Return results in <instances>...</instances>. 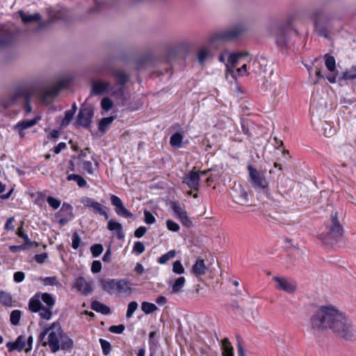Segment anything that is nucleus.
<instances>
[{"mask_svg": "<svg viewBox=\"0 0 356 356\" xmlns=\"http://www.w3.org/2000/svg\"><path fill=\"white\" fill-rule=\"evenodd\" d=\"M17 234L22 238H23L24 240V243L26 245H28L29 246H31L33 243L32 241L29 239L28 235L24 233V230H23V227L22 225L18 228L17 229Z\"/></svg>", "mask_w": 356, "mask_h": 356, "instance_id": "obj_52", "label": "nucleus"}, {"mask_svg": "<svg viewBox=\"0 0 356 356\" xmlns=\"http://www.w3.org/2000/svg\"><path fill=\"white\" fill-rule=\"evenodd\" d=\"M247 168L251 186L257 192L265 191L268 188V183L264 173L258 171L250 164L247 166Z\"/></svg>", "mask_w": 356, "mask_h": 356, "instance_id": "obj_6", "label": "nucleus"}, {"mask_svg": "<svg viewBox=\"0 0 356 356\" xmlns=\"http://www.w3.org/2000/svg\"><path fill=\"white\" fill-rule=\"evenodd\" d=\"M51 308L42 306L39 312V316L42 319L49 320L52 317V312Z\"/></svg>", "mask_w": 356, "mask_h": 356, "instance_id": "obj_43", "label": "nucleus"}, {"mask_svg": "<svg viewBox=\"0 0 356 356\" xmlns=\"http://www.w3.org/2000/svg\"><path fill=\"white\" fill-rule=\"evenodd\" d=\"M209 54L207 49H202L198 54V61L201 65H204L205 60L208 58Z\"/></svg>", "mask_w": 356, "mask_h": 356, "instance_id": "obj_56", "label": "nucleus"}, {"mask_svg": "<svg viewBox=\"0 0 356 356\" xmlns=\"http://www.w3.org/2000/svg\"><path fill=\"white\" fill-rule=\"evenodd\" d=\"M111 204L115 207V211L119 216L123 218H132L133 214L124 207L122 200L115 195H111Z\"/></svg>", "mask_w": 356, "mask_h": 356, "instance_id": "obj_11", "label": "nucleus"}, {"mask_svg": "<svg viewBox=\"0 0 356 356\" xmlns=\"http://www.w3.org/2000/svg\"><path fill=\"white\" fill-rule=\"evenodd\" d=\"M113 106V102L109 97H104L101 101V107L106 111H110Z\"/></svg>", "mask_w": 356, "mask_h": 356, "instance_id": "obj_46", "label": "nucleus"}, {"mask_svg": "<svg viewBox=\"0 0 356 356\" xmlns=\"http://www.w3.org/2000/svg\"><path fill=\"white\" fill-rule=\"evenodd\" d=\"M312 328L315 330H332L341 338L349 339L354 336L350 321L332 306L321 307L310 318Z\"/></svg>", "mask_w": 356, "mask_h": 356, "instance_id": "obj_1", "label": "nucleus"}, {"mask_svg": "<svg viewBox=\"0 0 356 356\" xmlns=\"http://www.w3.org/2000/svg\"><path fill=\"white\" fill-rule=\"evenodd\" d=\"M91 309L97 312L101 313L104 315L111 314L110 308L106 305L97 301H92L91 303Z\"/></svg>", "mask_w": 356, "mask_h": 356, "instance_id": "obj_27", "label": "nucleus"}, {"mask_svg": "<svg viewBox=\"0 0 356 356\" xmlns=\"http://www.w3.org/2000/svg\"><path fill=\"white\" fill-rule=\"evenodd\" d=\"M234 194L232 195V197L235 202L241 205L248 202V195L241 186L234 188Z\"/></svg>", "mask_w": 356, "mask_h": 356, "instance_id": "obj_22", "label": "nucleus"}, {"mask_svg": "<svg viewBox=\"0 0 356 356\" xmlns=\"http://www.w3.org/2000/svg\"><path fill=\"white\" fill-rule=\"evenodd\" d=\"M138 307V302L136 301H131L128 304L126 317L127 318H131L135 311L137 309Z\"/></svg>", "mask_w": 356, "mask_h": 356, "instance_id": "obj_47", "label": "nucleus"}, {"mask_svg": "<svg viewBox=\"0 0 356 356\" xmlns=\"http://www.w3.org/2000/svg\"><path fill=\"white\" fill-rule=\"evenodd\" d=\"M291 32L292 28L289 24L280 26L277 29L275 38L276 45L279 49L288 48Z\"/></svg>", "mask_w": 356, "mask_h": 356, "instance_id": "obj_8", "label": "nucleus"}, {"mask_svg": "<svg viewBox=\"0 0 356 356\" xmlns=\"http://www.w3.org/2000/svg\"><path fill=\"white\" fill-rule=\"evenodd\" d=\"M185 270L180 261L177 260L172 264V272L177 275H181Z\"/></svg>", "mask_w": 356, "mask_h": 356, "instance_id": "obj_50", "label": "nucleus"}, {"mask_svg": "<svg viewBox=\"0 0 356 356\" xmlns=\"http://www.w3.org/2000/svg\"><path fill=\"white\" fill-rule=\"evenodd\" d=\"M145 222L147 224H153L156 219L154 216L148 211H144Z\"/></svg>", "mask_w": 356, "mask_h": 356, "instance_id": "obj_64", "label": "nucleus"}, {"mask_svg": "<svg viewBox=\"0 0 356 356\" xmlns=\"http://www.w3.org/2000/svg\"><path fill=\"white\" fill-rule=\"evenodd\" d=\"M39 280L43 282L44 284L46 286H58L60 285V282H58L56 277H39Z\"/></svg>", "mask_w": 356, "mask_h": 356, "instance_id": "obj_39", "label": "nucleus"}, {"mask_svg": "<svg viewBox=\"0 0 356 356\" xmlns=\"http://www.w3.org/2000/svg\"><path fill=\"white\" fill-rule=\"evenodd\" d=\"M238 54L235 53H232L229 54L228 57V62L231 65L232 68H234L236 67V63H238L239 58Z\"/></svg>", "mask_w": 356, "mask_h": 356, "instance_id": "obj_60", "label": "nucleus"}, {"mask_svg": "<svg viewBox=\"0 0 356 356\" xmlns=\"http://www.w3.org/2000/svg\"><path fill=\"white\" fill-rule=\"evenodd\" d=\"M0 303L6 307H11L13 305V298L10 293L3 291H1Z\"/></svg>", "mask_w": 356, "mask_h": 356, "instance_id": "obj_35", "label": "nucleus"}, {"mask_svg": "<svg viewBox=\"0 0 356 356\" xmlns=\"http://www.w3.org/2000/svg\"><path fill=\"white\" fill-rule=\"evenodd\" d=\"M200 174L197 172L191 171L186 175L183 179V183L186 184L190 188L197 191L200 188Z\"/></svg>", "mask_w": 356, "mask_h": 356, "instance_id": "obj_12", "label": "nucleus"}, {"mask_svg": "<svg viewBox=\"0 0 356 356\" xmlns=\"http://www.w3.org/2000/svg\"><path fill=\"white\" fill-rule=\"evenodd\" d=\"M19 15L24 23L39 22L41 19V16L39 13H35L34 15H26L24 12L19 11Z\"/></svg>", "mask_w": 356, "mask_h": 356, "instance_id": "obj_31", "label": "nucleus"}, {"mask_svg": "<svg viewBox=\"0 0 356 356\" xmlns=\"http://www.w3.org/2000/svg\"><path fill=\"white\" fill-rule=\"evenodd\" d=\"M166 226L172 232H178L179 229V225L172 220H166Z\"/></svg>", "mask_w": 356, "mask_h": 356, "instance_id": "obj_61", "label": "nucleus"}, {"mask_svg": "<svg viewBox=\"0 0 356 356\" xmlns=\"http://www.w3.org/2000/svg\"><path fill=\"white\" fill-rule=\"evenodd\" d=\"M93 116V107L90 104H83L79 109L75 123L84 128H88L92 124Z\"/></svg>", "mask_w": 356, "mask_h": 356, "instance_id": "obj_7", "label": "nucleus"}, {"mask_svg": "<svg viewBox=\"0 0 356 356\" xmlns=\"http://www.w3.org/2000/svg\"><path fill=\"white\" fill-rule=\"evenodd\" d=\"M22 312L20 310H13L10 316V321L12 325H17L19 324L21 318Z\"/></svg>", "mask_w": 356, "mask_h": 356, "instance_id": "obj_42", "label": "nucleus"}, {"mask_svg": "<svg viewBox=\"0 0 356 356\" xmlns=\"http://www.w3.org/2000/svg\"><path fill=\"white\" fill-rule=\"evenodd\" d=\"M40 120V117L37 116L30 120H23L19 122L14 126L13 129L19 133V135L21 138H24L25 136V133L24 131L36 124Z\"/></svg>", "mask_w": 356, "mask_h": 356, "instance_id": "obj_15", "label": "nucleus"}, {"mask_svg": "<svg viewBox=\"0 0 356 356\" xmlns=\"http://www.w3.org/2000/svg\"><path fill=\"white\" fill-rule=\"evenodd\" d=\"M295 183L292 179L288 178L281 179L278 182L277 190L282 195H289L293 191Z\"/></svg>", "mask_w": 356, "mask_h": 356, "instance_id": "obj_17", "label": "nucleus"}, {"mask_svg": "<svg viewBox=\"0 0 356 356\" xmlns=\"http://www.w3.org/2000/svg\"><path fill=\"white\" fill-rule=\"evenodd\" d=\"M314 28L316 33L325 38L328 37V28L330 26V20L328 19H325L322 21L318 20L317 22H314Z\"/></svg>", "mask_w": 356, "mask_h": 356, "instance_id": "obj_23", "label": "nucleus"}, {"mask_svg": "<svg viewBox=\"0 0 356 356\" xmlns=\"http://www.w3.org/2000/svg\"><path fill=\"white\" fill-rule=\"evenodd\" d=\"M107 228L111 232H115L118 239H122L124 237L123 232L122 225L113 220H110L108 222Z\"/></svg>", "mask_w": 356, "mask_h": 356, "instance_id": "obj_26", "label": "nucleus"}, {"mask_svg": "<svg viewBox=\"0 0 356 356\" xmlns=\"http://www.w3.org/2000/svg\"><path fill=\"white\" fill-rule=\"evenodd\" d=\"M326 227L328 229L327 236L335 240H338L342 236L343 227L339 222L337 212L331 215L330 220L327 223Z\"/></svg>", "mask_w": 356, "mask_h": 356, "instance_id": "obj_9", "label": "nucleus"}, {"mask_svg": "<svg viewBox=\"0 0 356 356\" xmlns=\"http://www.w3.org/2000/svg\"><path fill=\"white\" fill-rule=\"evenodd\" d=\"M324 58L327 69L331 72H334L336 70V61L334 56L327 54L324 56Z\"/></svg>", "mask_w": 356, "mask_h": 356, "instance_id": "obj_36", "label": "nucleus"}, {"mask_svg": "<svg viewBox=\"0 0 356 356\" xmlns=\"http://www.w3.org/2000/svg\"><path fill=\"white\" fill-rule=\"evenodd\" d=\"M110 82L95 81L92 83L90 95H101L109 91Z\"/></svg>", "mask_w": 356, "mask_h": 356, "instance_id": "obj_16", "label": "nucleus"}, {"mask_svg": "<svg viewBox=\"0 0 356 356\" xmlns=\"http://www.w3.org/2000/svg\"><path fill=\"white\" fill-rule=\"evenodd\" d=\"M124 88V86L117 84H114L113 86L111 85V87L109 88L111 96H113L115 99L120 101L122 104L127 101Z\"/></svg>", "mask_w": 356, "mask_h": 356, "instance_id": "obj_20", "label": "nucleus"}, {"mask_svg": "<svg viewBox=\"0 0 356 356\" xmlns=\"http://www.w3.org/2000/svg\"><path fill=\"white\" fill-rule=\"evenodd\" d=\"M141 309L145 314H150L155 312L158 307L154 303L144 301L141 304Z\"/></svg>", "mask_w": 356, "mask_h": 356, "instance_id": "obj_37", "label": "nucleus"}, {"mask_svg": "<svg viewBox=\"0 0 356 356\" xmlns=\"http://www.w3.org/2000/svg\"><path fill=\"white\" fill-rule=\"evenodd\" d=\"M103 250L102 244H94L90 247V251L94 257H99L102 253Z\"/></svg>", "mask_w": 356, "mask_h": 356, "instance_id": "obj_53", "label": "nucleus"}, {"mask_svg": "<svg viewBox=\"0 0 356 356\" xmlns=\"http://www.w3.org/2000/svg\"><path fill=\"white\" fill-rule=\"evenodd\" d=\"M99 343L101 344V347L104 355H108L111 350V343L108 341L103 339H99Z\"/></svg>", "mask_w": 356, "mask_h": 356, "instance_id": "obj_49", "label": "nucleus"}, {"mask_svg": "<svg viewBox=\"0 0 356 356\" xmlns=\"http://www.w3.org/2000/svg\"><path fill=\"white\" fill-rule=\"evenodd\" d=\"M68 83L69 82L66 79L59 81L55 86L43 92L42 99L45 100L50 97H54L57 96V95L62 89L67 86Z\"/></svg>", "mask_w": 356, "mask_h": 356, "instance_id": "obj_13", "label": "nucleus"}, {"mask_svg": "<svg viewBox=\"0 0 356 356\" xmlns=\"http://www.w3.org/2000/svg\"><path fill=\"white\" fill-rule=\"evenodd\" d=\"M67 179L68 181L73 180L76 181L78 186L81 188L85 187L87 185L86 181L79 175L71 174L67 176Z\"/></svg>", "mask_w": 356, "mask_h": 356, "instance_id": "obj_38", "label": "nucleus"}, {"mask_svg": "<svg viewBox=\"0 0 356 356\" xmlns=\"http://www.w3.org/2000/svg\"><path fill=\"white\" fill-rule=\"evenodd\" d=\"M180 222L182 224V225L190 227L192 225V221L191 218H189L187 211H186L184 212L181 215H180L179 217L177 218Z\"/></svg>", "mask_w": 356, "mask_h": 356, "instance_id": "obj_41", "label": "nucleus"}, {"mask_svg": "<svg viewBox=\"0 0 356 356\" xmlns=\"http://www.w3.org/2000/svg\"><path fill=\"white\" fill-rule=\"evenodd\" d=\"M102 270V264L99 261H93L91 266V271L93 273H99Z\"/></svg>", "mask_w": 356, "mask_h": 356, "instance_id": "obj_63", "label": "nucleus"}, {"mask_svg": "<svg viewBox=\"0 0 356 356\" xmlns=\"http://www.w3.org/2000/svg\"><path fill=\"white\" fill-rule=\"evenodd\" d=\"M222 356H234V348L227 338L221 341Z\"/></svg>", "mask_w": 356, "mask_h": 356, "instance_id": "obj_28", "label": "nucleus"}, {"mask_svg": "<svg viewBox=\"0 0 356 356\" xmlns=\"http://www.w3.org/2000/svg\"><path fill=\"white\" fill-rule=\"evenodd\" d=\"M185 282L186 280L184 277H177L172 286V293H178L181 292L182 288L184 287Z\"/></svg>", "mask_w": 356, "mask_h": 356, "instance_id": "obj_33", "label": "nucleus"}, {"mask_svg": "<svg viewBox=\"0 0 356 356\" xmlns=\"http://www.w3.org/2000/svg\"><path fill=\"white\" fill-rule=\"evenodd\" d=\"M324 132L323 134L325 137H330L334 134L335 130L326 122L323 125Z\"/></svg>", "mask_w": 356, "mask_h": 356, "instance_id": "obj_59", "label": "nucleus"}, {"mask_svg": "<svg viewBox=\"0 0 356 356\" xmlns=\"http://www.w3.org/2000/svg\"><path fill=\"white\" fill-rule=\"evenodd\" d=\"M81 202L88 208H92L93 209L94 213H98L101 216H104V218L107 220L109 218V216L107 213V210L108 209L106 207L104 206L101 203L94 200L92 198L88 197H84L82 198Z\"/></svg>", "mask_w": 356, "mask_h": 356, "instance_id": "obj_10", "label": "nucleus"}, {"mask_svg": "<svg viewBox=\"0 0 356 356\" xmlns=\"http://www.w3.org/2000/svg\"><path fill=\"white\" fill-rule=\"evenodd\" d=\"M81 243V238L79 234L75 232L72 234V247L74 250H77Z\"/></svg>", "mask_w": 356, "mask_h": 356, "instance_id": "obj_51", "label": "nucleus"}, {"mask_svg": "<svg viewBox=\"0 0 356 356\" xmlns=\"http://www.w3.org/2000/svg\"><path fill=\"white\" fill-rule=\"evenodd\" d=\"M47 202L49 205L54 209H57L60 206V201L52 196H48L47 197Z\"/></svg>", "mask_w": 356, "mask_h": 356, "instance_id": "obj_54", "label": "nucleus"}, {"mask_svg": "<svg viewBox=\"0 0 356 356\" xmlns=\"http://www.w3.org/2000/svg\"><path fill=\"white\" fill-rule=\"evenodd\" d=\"M273 280L277 283V288L289 293H293L297 288L294 282H291L284 277H274Z\"/></svg>", "mask_w": 356, "mask_h": 356, "instance_id": "obj_14", "label": "nucleus"}, {"mask_svg": "<svg viewBox=\"0 0 356 356\" xmlns=\"http://www.w3.org/2000/svg\"><path fill=\"white\" fill-rule=\"evenodd\" d=\"M342 79L354 80L356 79V67L353 66L350 69L343 73Z\"/></svg>", "mask_w": 356, "mask_h": 356, "instance_id": "obj_45", "label": "nucleus"}, {"mask_svg": "<svg viewBox=\"0 0 356 356\" xmlns=\"http://www.w3.org/2000/svg\"><path fill=\"white\" fill-rule=\"evenodd\" d=\"M40 299L42 302L46 305L47 307L52 309L55 304L56 300L53 297V296L49 293H41L40 292Z\"/></svg>", "mask_w": 356, "mask_h": 356, "instance_id": "obj_29", "label": "nucleus"}, {"mask_svg": "<svg viewBox=\"0 0 356 356\" xmlns=\"http://www.w3.org/2000/svg\"><path fill=\"white\" fill-rule=\"evenodd\" d=\"M26 343L25 336L19 335L15 341H8L6 346L9 352L17 350L21 352L24 349Z\"/></svg>", "mask_w": 356, "mask_h": 356, "instance_id": "obj_19", "label": "nucleus"}, {"mask_svg": "<svg viewBox=\"0 0 356 356\" xmlns=\"http://www.w3.org/2000/svg\"><path fill=\"white\" fill-rule=\"evenodd\" d=\"M73 287L85 296L90 294L92 291L91 284L87 282L83 277L76 278Z\"/></svg>", "mask_w": 356, "mask_h": 356, "instance_id": "obj_18", "label": "nucleus"}, {"mask_svg": "<svg viewBox=\"0 0 356 356\" xmlns=\"http://www.w3.org/2000/svg\"><path fill=\"white\" fill-rule=\"evenodd\" d=\"M183 140V136L179 132H176L170 136V144L175 148L181 147Z\"/></svg>", "mask_w": 356, "mask_h": 356, "instance_id": "obj_34", "label": "nucleus"}, {"mask_svg": "<svg viewBox=\"0 0 356 356\" xmlns=\"http://www.w3.org/2000/svg\"><path fill=\"white\" fill-rule=\"evenodd\" d=\"M13 40V35L10 32H4L0 35V48L6 47L11 44Z\"/></svg>", "mask_w": 356, "mask_h": 356, "instance_id": "obj_32", "label": "nucleus"}, {"mask_svg": "<svg viewBox=\"0 0 356 356\" xmlns=\"http://www.w3.org/2000/svg\"><path fill=\"white\" fill-rule=\"evenodd\" d=\"M74 115V113H72L70 111H66L65 113V117L61 122L62 127H66L67 126L70 122L72 121L73 117Z\"/></svg>", "mask_w": 356, "mask_h": 356, "instance_id": "obj_55", "label": "nucleus"}, {"mask_svg": "<svg viewBox=\"0 0 356 356\" xmlns=\"http://www.w3.org/2000/svg\"><path fill=\"white\" fill-rule=\"evenodd\" d=\"M115 119V116H109L107 118H102L99 122V131L102 133L105 132L107 130L109 125L114 121Z\"/></svg>", "mask_w": 356, "mask_h": 356, "instance_id": "obj_30", "label": "nucleus"}, {"mask_svg": "<svg viewBox=\"0 0 356 356\" xmlns=\"http://www.w3.org/2000/svg\"><path fill=\"white\" fill-rule=\"evenodd\" d=\"M100 283L103 290L110 295L116 293L127 296L133 291L132 284L127 279H101Z\"/></svg>", "mask_w": 356, "mask_h": 356, "instance_id": "obj_3", "label": "nucleus"}, {"mask_svg": "<svg viewBox=\"0 0 356 356\" xmlns=\"http://www.w3.org/2000/svg\"><path fill=\"white\" fill-rule=\"evenodd\" d=\"M111 75L115 80V84L122 86L124 87L130 79L129 74L123 70H112Z\"/></svg>", "mask_w": 356, "mask_h": 356, "instance_id": "obj_21", "label": "nucleus"}, {"mask_svg": "<svg viewBox=\"0 0 356 356\" xmlns=\"http://www.w3.org/2000/svg\"><path fill=\"white\" fill-rule=\"evenodd\" d=\"M73 208L72 207V205H70V204L68 203H66V202H64L62 205V207L60 210L59 212H66L67 214L70 217V218H72L74 217V214H73Z\"/></svg>", "mask_w": 356, "mask_h": 356, "instance_id": "obj_57", "label": "nucleus"}, {"mask_svg": "<svg viewBox=\"0 0 356 356\" xmlns=\"http://www.w3.org/2000/svg\"><path fill=\"white\" fill-rule=\"evenodd\" d=\"M312 16L314 22H317L318 20L322 21L327 19L324 15V10L322 8L314 10Z\"/></svg>", "mask_w": 356, "mask_h": 356, "instance_id": "obj_48", "label": "nucleus"}, {"mask_svg": "<svg viewBox=\"0 0 356 356\" xmlns=\"http://www.w3.org/2000/svg\"><path fill=\"white\" fill-rule=\"evenodd\" d=\"M170 207L175 214L176 215V217H179L180 215H181L184 212L186 211L185 209H184L180 204L177 201H173L170 202Z\"/></svg>", "mask_w": 356, "mask_h": 356, "instance_id": "obj_44", "label": "nucleus"}, {"mask_svg": "<svg viewBox=\"0 0 356 356\" xmlns=\"http://www.w3.org/2000/svg\"><path fill=\"white\" fill-rule=\"evenodd\" d=\"M125 327L122 324L118 325H111L109 327V332L115 334H122L124 331Z\"/></svg>", "mask_w": 356, "mask_h": 356, "instance_id": "obj_58", "label": "nucleus"}, {"mask_svg": "<svg viewBox=\"0 0 356 356\" xmlns=\"http://www.w3.org/2000/svg\"><path fill=\"white\" fill-rule=\"evenodd\" d=\"M32 92L26 87H19L15 89L14 94L5 102L3 106L8 108L15 104L22 102L24 109L25 110L26 115L30 113L32 111L31 105L30 103Z\"/></svg>", "mask_w": 356, "mask_h": 356, "instance_id": "obj_4", "label": "nucleus"}, {"mask_svg": "<svg viewBox=\"0 0 356 356\" xmlns=\"http://www.w3.org/2000/svg\"><path fill=\"white\" fill-rule=\"evenodd\" d=\"M38 341L43 346H48L51 353L60 349L69 350L73 348L74 341L62 329L59 322H54L40 333Z\"/></svg>", "mask_w": 356, "mask_h": 356, "instance_id": "obj_2", "label": "nucleus"}, {"mask_svg": "<svg viewBox=\"0 0 356 356\" xmlns=\"http://www.w3.org/2000/svg\"><path fill=\"white\" fill-rule=\"evenodd\" d=\"M191 270L197 277L204 275L207 270L204 259H197L193 265Z\"/></svg>", "mask_w": 356, "mask_h": 356, "instance_id": "obj_25", "label": "nucleus"}, {"mask_svg": "<svg viewBox=\"0 0 356 356\" xmlns=\"http://www.w3.org/2000/svg\"><path fill=\"white\" fill-rule=\"evenodd\" d=\"M176 255V251L172 250H170L168 251V252H166L165 254L161 255L159 259H158V262L161 264H165V263H167L170 259L174 258Z\"/></svg>", "mask_w": 356, "mask_h": 356, "instance_id": "obj_40", "label": "nucleus"}, {"mask_svg": "<svg viewBox=\"0 0 356 356\" xmlns=\"http://www.w3.org/2000/svg\"><path fill=\"white\" fill-rule=\"evenodd\" d=\"M40 292L36 293L29 301V309L31 312L37 313L41 310Z\"/></svg>", "mask_w": 356, "mask_h": 356, "instance_id": "obj_24", "label": "nucleus"}, {"mask_svg": "<svg viewBox=\"0 0 356 356\" xmlns=\"http://www.w3.org/2000/svg\"><path fill=\"white\" fill-rule=\"evenodd\" d=\"M133 250L137 254H140L145 251V245L142 242L136 241L134 245Z\"/></svg>", "mask_w": 356, "mask_h": 356, "instance_id": "obj_62", "label": "nucleus"}, {"mask_svg": "<svg viewBox=\"0 0 356 356\" xmlns=\"http://www.w3.org/2000/svg\"><path fill=\"white\" fill-rule=\"evenodd\" d=\"M245 31V27L241 24H236L234 27L213 33L209 38V43L211 44H213L216 42L221 41V42H227L231 41L242 33H243Z\"/></svg>", "mask_w": 356, "mask_h": 356, "instance_id": "obj_5", "label": "nucleus"}]
</instances>
